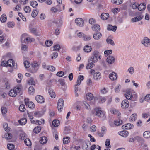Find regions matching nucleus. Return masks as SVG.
<instances>
[{"label": "nucleus", "mask_w": 150, "mask_h": 150, "mask_svg": "<svg viewBox=\"0 0 150 150\" xmlns=\"http://www.w3.org/2000/svg\"><path fill=\"white\" fill-rule=\"evenodd\" d=\"M22 88V86L18 84L13 89L10 90L9 95L11 97H15L17 94H18Z\"/></svg>", "instance_id": "f257e3e1"}, {"label": "nucleus", "mask_w": 150, "mask_h": 150, "mask_svg": "<svg viewBox=\"0 0 150 150\" xmlns=\"http://www.w3.org/2000/svg\"><path fill=\"white\" fill-rule=\"evenodd\" d=\"M39 65V63L36 62H34L32 64V68L30 69V71L32 73L36 72L38 70Z\"/></svg>", "instance_id": "f03ea898"}, {"label": "nucleus", "mask_w": 150, "mask_h": 150, "mask_svg": "<svg viewBox=\"0 0 150 150\" xmlns=\"http://www.w3.org/2000/svg\"><path fill=\"white\" fill-rule=\"evenodd\" d=\"M95 72V71L93 69H91L90 71L91 74L94 73L93 76L94 79L95 80H98L100 79L101 78V74L99 72Z\"/></svg>", "instance_id": "7ed1b4c3"}, {"label": "nucleus", "mask_w": 150, "mask_h": 150, "mask_svg": "<svg viewBox=\"0 0 150 150\" xmlns=\"http://www.w3.org/2000/svg\"><path fill=\"white\" fill-rule=\"evenodd\" d=\"M141 42L144 46L150 47V39L148 38L145 37Z\"/></svg>", "instance_id": "20e7f679"}, {"label": "nucleus", "mask_w": 150, "mask_h": 150, "mask_svg": "<svg viewBox=\"0 0 150 150\" xmlns=\"http://www.w3.org/2000/svg\"><path fill=\"white\" fill-rule=\"evenodd\" d=\"M64 105V100L62 99H59L58 102L57 107L58 110L61 112L63 108Z\"/></svg>", "instance_id": "39448f33"}, {"label": "nucleus", "mask_w": 150, "mask_h": 150, "mask_svg": "<svg viewBox=\"0 0 150 150\" xmlns=\"http://www.w3.org/2000/svg\"><path fill=\"white\" fill-rule=\"evenodd\" d=\"M25 103L26 105L28 106L30 109H33L35 107L34 103L31 101H29V99L28 98L25 99Z\"/></svg>", "instance_id": "423d86ee"}, {"label": "nucleus", "mask_w": 150, "mask_h": 150, "mask_svg": "<svg viewBox=\"0 0 150 150\" xmlns=\"http://www.w3.org/2000/svg\"><path fill=\"white\" fill-rule=\"evenodd\" d=\"M95 114L96 115L99 117H100L104 115V113L101 110V108H96L95 109Z\"/></svg>", "instance_id": "0eeeda50"}, {"label": "nucleus", "mask_w": 150, "mask_h": 150, "mask_svg": "<svg viewBox=\"0 0 150 150\" xmlns=\"http://www.w3.org/2000/svg\"><path fill=\"white\" fill-rule=\"evenodd\" d=\"M129 106V102L126 99L124 100L121 103V106L122 108L126 109L128 108Z\"/></svg>", "instance_id": "6e6552de"}, {"label": "nucleus", "mask_w": 150, "mask_h": 150, "mask_svg": "<svg viewBox=\"0 0 150 150\" xmlns=\"http://www.w3.org/2000/svg\"><path fill=\"white\" fill-rule=\"evenodd\" d=\"M75 22L79 26L82 27L84 25L83 20L80 18L76 19L75 20Z\"/></svg>", "instance_id": "1a4fd4ad"}, {"label": "nucleus", "mask_w": 150, "mask_h": 150, "mask_svg": "<svg viewBox=\"0 0 150 150\" xmlns=\"http://www.w3.org/2000/svg\"><path fill=\"white\" fill-rule=\"evenodd\" d=\"M125 96L128 100H131L133 96L130 90H127L125 93Z\"/></svg>", "instance_id": "9d476101"}, {"label": "nucleus", "mask_w": 150, "mask_h": 150, "mask_svg": "<svg viewBox=\"0 0 150 150\" xmlns=\"http://www.w3.org/2000/svg\"><path fill=\"white\" fill-rule=\"evenodd\" d=\"M36 100L39 103H42L44 102V99L43 97L40 95H37L35 97Z\"/></svg>", "instance_id": "9b49d317"}, {"label": "nucleus", "mask_w": 150, "mask_h": 150, "mask_svg": "<svg viewBox=\"0 0 150 150\" xmlns=\"http://www.w3.org/2000/svg\"><path fill=\"white\" fill-rule=\"evenodd\" d=\"M133 127V125L132 124L127 123L125 125H123L122 128L123 129H130Z\"/></svg>", "instance_id": "f8f14e48"}, {"label": "nucleus", "mask_w": 150, "mask_h": 150, "mask_svg": "<svg viewBox=\"0 0 150 150\" xmlns=\"http://www.w3.org/2000/svg\"><path fill=\"white\" fill-rule=\"evenodd\" d=\"M93 36L94 39L98 40L101 38L102 34L100 32H96L94 33Z\"/></svg>", "instance_id": "ddd939ff"}, {"label": "nucleus", "mask_w": 150, "mask_h": 150, "mask_svg": "<svg viewBox=\"0 0 150 150\" xmlns=\"http://www.w3.org/2000/svg\"><path fill=\"white\" fill-rule=\"evenodd\" d=\"M115 61V59L114 57L112 56H108L107 59V62L109 64H113Z\"/></svg>", "instance_id": "4468645a"}, {"label": "nucleus", "mask_w": 150, "mask_h": 150, "mask_svg": "<svg viewBox=\"0 0 150 150\" xmlns=\"http://www.w3.org/2000/svg\"><path fill=\"white\" fill-rule=\"evenodd\" d=\"M109 77L111 80H115L117 79V75L116 73L112 72L109 74Z\"/></svg>", "instance_id": "2eb2a0df"}, {"label": "nucleus", "mask_w": 150, "mask_h": 150, "mask_svg": "<svg viewBox=\"0 0 150 150\" xmlns=\"http://www.w3.org/2000/svg\"><path fill=\"white\" fill-rule=\"evenodd\" d=\"M84 79V76L83 75H80L79 76L78 78L76 83L75 84V86H78L80 85L82 81Z\"/></svg>", "instance_id": "dca6fc26"}, {"label": "nucleus", "mask_w": 150, "mask_h": 150, "mask_svg": "<svg viewBox=\"0 0 150 150\" xmlns=\"http://www.w3.org/2000/svg\"><path fill=\"white\" fill-rule=\"evenodd\" d=\"M6 62L7 66L9 67H14L15 65L14 61L12 59H9Z\"/></svg>", "instance_id": "f3484780"}, {"label": "nucleus", "mask_w": 150, "mask_h": 150, "mask_svg": "<svg viewBox=\"0 0 150 150\" xmlns=\"http://www.w3.org/2000/svg\"><path fill=\"white\" fill-rule=\"evenodd\" d=\"M143 17V16L142 15H139L137 16V17L132 18V22H133L138 21L141 20Z\"/></svg>", "instance_id": "a211bd4d"}, {"label": "nucleus", "mask_w": 150, "mask_h": 150, "mask_svg": "<svg viewBox=\"0 0 150 150\" xmlns=\"http://www.w3.org/2000/svg\"><path fill=\"white\" fill-rule=\"evenodd\" d=\"M52 23L55 24L58 26H61L62 24V22L60 19H55L52 21Z\"/></svg>", "instance_id": "6ab92c4d"}, {"label": "nucleus", "mask_w": 150, "mask_h": 150, "mask_svg": "<svg viewBox=\"0 0 150 150\" xmlns=\"http://www.w3.org/2000/svg\"><path fill=\"white\" fill-rule=\"evenodd\" d=\"M92 30L97 32L99 31L100 29V25L98 24H95L92 27Z\"/></svg>", "instance_id": "aec40b11"}, {"label": "nucleus", "mask_w": 150, "mask_h": 150, "mask_svg": "<svg viewBox=\"0 0 150 150\" xmlns=\"http://www.w3.org/2000/svg\"><path fill=\"white\" fill-rule=\"evenodd\" d=\"M117 28L116 26H113L111 25H108L107 27V30H112L114 32L116 31Z\"/></svg>", "instance_id": "412c9836"}, {"label": "nucleus", "mask_w": 150, "mask_h": 150, "mask_svg": "<svg viewBox=\"0 0 150 150\" xmlns=\"http://www.w3.org/2000/svg\"><path fill=\"white\" fill-rule=\"evenodd\" d=\"M109 15L108 13H103L101 15V17L103 20H107L109 17Z\"/></svg>", "instance_id": "4be33fe9"}, {"label": "nucleus", "mask_w": 150, "mask_h": 150, "mask_svg": "<svg viewBox=\"0 0 150 150\" xmlns=\"http://www.w3.org/2000/svg\"><path fill=\"white\" fill-rule=\"evenodd\" d=\"M119 134L124 137H127L128 134V132L126 130H123L119 132Z\"/></svg>", "instance_id": "5701e85b"}, {"label": "nucleus", "mask_w": 150, "mask_h": 150, "mask_svg": "<svg viewBox=\"0 0 150 150\" xmlns=\"http://www.w3.org/2000/svg\"><path fill=\"white\" fill-rule=\"evenodd\" d=\"M47 141V138L45 137H40V143L42 144H45Z\"/></svg>", "instance_id": "b1692460"}, {"label": "nucleus", "mask_w": 150, "mask_h": 150, "mask_svg": "<svg viewBox=\"0 0 150 150\" xmlns=\"http://www.w3.org/2000/svg\"><path fill=\"white\" fill-rule=\"evenodd\" d=\"M94 64L92 61H90L89 59L88 62V64L86 66V68L87 69H89L92 68L94 66Z\"/></svg>", "instance_id": "393cba45"}, {"label": "nucleus", "mask_w": 150, "mask_h": 150, "mask_svg": "<svg viewBox=\"0 0 150 150\" xmlns=\"http://www.w3.org/2000/svg\"><path fill=\"white\" fill-rule=\"evenodd\" d=\"M48 92L51 97L53 98H55V93L54 91L52 89H49L48 90Z\"/></svg>", "instance_id": "a878e982"}, {"label": "nucleus", "mask_w": 150, "mask_h": 150, "mask_svg": "<svg viewBox=\"0 0 150 150\" xmlns=\"http://www.w3.org/2000/svg\"><path fill=\"white\" fill-rule=\"evenodd\" d=\"M146 7V5L144 3L140 4L138 6V9L140 11H141L145 9Z\"/></svg>", "instance_id": "bb28decb"}, {"label": "nucleus", "mask_w": 150, "mask_h": 150, "mask_svg": "<svg viewBox=\"0 0 150 150\" xmlns=\"http://www.w3.org/2000/svg\"><path fill=\"white\" fill-rule=\"evenodd\" d=\"M0 20L2 23H5L7 20L6 16L5 14H2L0 17Z\"/></svg>", "instance_id": "cd10ccee"}, {"label": "nucleus", "mask_w": 150, "mask_h": 150, "mask_svg": "<svg viewBox=\"0 0 150 150\" xmlns=\"http://www.w3.org/2000/svg\"><path fill=\"white\" fill-rule=\"evenodd\" d=\"M4 81L5 83V87L7 89H9L10 88V85L9 80L5 78L4 79Z\"/></svg>", "instance_id": "c85d7f7f"}, {"label": "nucleus", "mask_w": 150, "mask_h": 150, "mask_svg": "<svg viewBox=\"0 0 150 150\" xmlns=\"http://www.w3.org/2000/svg\"><path fill=\"white\" fill-rule=\"evenodd\" d=\"M137 115L136 113L132 114L130 116V119L131 122L135 121L137 118Z\"/></svg>", "instance_id": "c756f323"}, {"label": "nucleus", "mask_w": 150, "mask_h": 150, "mask_svg": "<svg viewBox=\"0 0 150 150\" xmlns=\"http://www.w3.org/2000/svg\"><path fill=\"white\" fill-rule=\"evenodd\" d=\"M76 105L75 108L76 110H80L81 106L82 105L83 103L81 102H78L76 103Z\"/></svg>", "instance_id": "7c9ffc66"}, {"label": "nucleus", "mask_w": 150, "mask_h": 150, "mask_svg": "<svg viewBox=\"0 0 150 150\" xmlns=\"http://www.w3.org/2000/svg\"><path fill=\"white\" fill-rule=\"evenodd\" d=\"M19 123L21 125H24L27 122V120L25 118H23L19 120Z\"/></svg>", "instance_id": "2f4dec72"}, {"label": "nucleus", "mask_w": 150, "mask_h": 150, "mask_svg": "<svg viewBox=\"0 0 150 150\" xmlns=\"http://www.w3.org/2000/svg\"><path fill=\"white\" fill-rule=\"evenodd\" d=\"M92 48L90 46L86 45L84 47V50L85 52H89L91 50Z\"/></svg>", "instance_id": "473e14b6"}, {"label": "nucleus", "mask_w": 150, "mask_h": 150, "mask_svg": "<svg viewBox=\"0 0 150 150\" xmlns=\"http://www.w3.org/2000/svg\"><path fill=\"white\" fill-rule=\"evenodd\" d=\"M36 30L37 29L36 28H31L30 29V30L32 33L35 34L36 36H38L39 35L37 33Z\"/></svg>", "instance_id": "72a5a7b5"}, {"label": "nucleus", "mask_w": 150, "mask_h": 150, "mask_svg": "<svg viewBox=\"0 0 150 150\" xmlns=\"http://www.w3.org/2000/svg\"><path fill=\"white\" fill-rule=\"evenodd\" d=\"M88 144V143H87L86 142L83 143L82 146L83 150H88L89 149Z\"/></svg>", "instance_id": "f704fd0d"}, {"label": "nucleus", "mask_w": 150, "mask_h": 150, "mask_svg": "<svg viewBox=\"0 0 150 150\" xmlns=\"http://www.w3.org/2000/svg\"><path fill=\"white\" fill-rule=\"evenodd\" d=\"M59 124V121L58 120H55L52 122V125L55 127H57Z\"/></svg>", "instance_id": "c9c22d12"}, {"label": "nucleus", "mask_w": 150, "mask_h": 150, "mask_svg": "<svg viewBox=\"0 0 150 150\" xmlns=\"http://www.w3.org/2000/svg\"><path fill=\"white\" fill-rule=\"evenodd\" d=\"M143 136L146 138H148L150 137V132L149 131H146L143 133Z\"/></svg>", "instance_id": "e433bc0d"}, {"label": "nucleus", "mask_w": 150, "mask_h": 150, "mask_svg": "<svg viewBox=\"0 0 150 150\" xmlns=\"http://www.w3.org/2000/svg\"><path fill=\"white\" fill-rule=\"evenodd\" d=\"M86 98L88 100H91L93 99V95L91 93H88L86 96Z\"/></svg>", "instance_id": "4c0bfd02"}, {"label": "nucleus", "mask_w": 150, "mask_h": 150, "mask_svg": "<svg viewBox=\"0 0 150 150\" xmlns=\"http://www.w3.org/2000/svg\"><path fill=\"white\" fill-rule=\"evenodd\" d=\"M4 137L8 140L12 138V135L10 133H7L4 135Z\"/></svg>", "instance_id": "58836bf2"}, {"label": "nucleus", "mask_w": 150, "mask_h": 150, "mask_svg": "<svg viewBox=\"0 0 150 150\" xmlns=\"http://www.w3.org/2000/svg\"><path fill=\"white\" fill-rule=\"evenodd\" d=\"M41 129V128L40 127L38 126L35 128L33 130V131L35 133L38 134L40 131Z\"/></svg>", "instance_id": "ea45409f"}, {"label": "nucleus", "mask_w": 150, "mask_h": 150, "mask_svg": "<svg viewBox=\"0 0 150 150\" xmlns=\"http://www.w3.org/2000/svg\"><path fill=\"white\" fill-rule=\"evenodd\" d=\"M51 58L53 59H56L58 56V53L56 52H53L51 54Z\"/></svg>", "instance_id": "a19ab883"}, {"label": "nucleus", "mask_w": 150, "mask_h": 150, "mask_svg": "<svg viewBox=\"0 0 150 150\" xmlns=\"http://www.w3.org/2000/svg\"><path fill=\"white\" fill-rule=\"evenodd\" d=\"M31 6L33 8H36L37 7L38 4L37 2L35 1H33L30 3Z\"/></svg>", "instance_id": "79ce46f5"}, {"label": "nucleus", "mask_w": 150, "mask_h": 150, "mask_svg": "<svg viewBox=\"0 0 150 150\" xmlns=\"http://www.w3.org/2000/svg\"><path fill=\"white\" fill-rule=\"evenodd\" d=\"M24 143L28 146H30L31 145V142L29 139H25L24 140Z\"/></svg>", "instance_id": "37998d69"}, {"label": "nucleus", "mask_w": 150, "mask_h": 150, "mask_svg": "<svg viewBox=\"0 0 150 150\" xmlns=\"http://www.w3.org/2000/svg\"><path fill=\"white\" fill-rule=\"evenodd\" d=\"M122 123V120L119 119L118 120L115 121L114 124L117 126H119Z\"/></svg>", "instance_id": "c03bdc74"}, {"label": "nucleus", "mask_w": 150, "mask_h": 150, "mask_svg": "<svg viewBox=\"0 0 150 150\" xmlns=\"http://www.w3.org/2000/svg\"><path fill=\"white\" fill-rule=\"evenodd\" d=\"M106 41L108 44H110L112 46L115 45V43L112 40L108 38L106 39Z\"/></svg>", "instance_id": "a18cd8bd"}, {"label": "nucleus", "mask_w": 150, "mask_h": 150, "mask_svg": "<svg viewBox=\"0 0 150 150\" xmlns=\"http://www.w3.org/2000/svg\"><path fill=\"white\" fill-rule=\"evenodd\" d=\"M19 110L22 112H23L25 110V105L23 104H22L20 105L19 108Z\"/></svg>", "instance_id": "49530a36"}, {"label": "nucleus", "mask_w": 150, "mask_h": 150, "mask_svg": "<svg viewBox=\"0 0 150 150\" xmlns=\"http://www.w3.org/2000/svg\"><path fill=\"white\" fill-rule=\"evenodd\" d=\"M33 39L27 37L25 38H24V39L23 40V43H26L29 41L32 42L33 41Z\"/></svg>", "instance_id": "de8ad7c7"}, {"label": "nucleus", "mask_w": 150, "mask_h": 150, "mask_svg": "<svg viewBox=\"0 0 150 150\" xmlns=\"http://www.w3.org/2000/svg\"><path fill=\"white\" fill-rule=\"evenodd\" d=\"M7 148L10 150H13L14 148V145L12 144H8L7 145Z\"/></svg>", "instance_id": "09e8293b"}, {"label": "nucleus", "mask_w": 150, "mask_h": 150, "mask_svg": "<svg viewBox=\"0 0 150 150\" xmlns=\"http://www.w3.org/2000/svg\"><path fill=\"white\" fill-rule=\"evenodd\" d=\"M53 42L52 41L48 40L46 41L45 42V44L47 47H49L51 46L53 44Z\"/></svg>", "instance_id": "8fccbe9b"}, {"label": "nucleus", "mask_w": 150, "mask_h": 150, "mask_svg": "<svg viewBox=\"0 0 150 150\" xmlns=\"http://www.w3.org/2000/svg\"><path fill=\"white\" fill-rule=\"evenodd\" d=\"M38 13V12L36 10H33L32 13V16L34 18L35 17Z\"/></svg>", "instance_id": "3c124183"}, {"label": "nucleus", "mask_w": 150, "mask_h": 150, "mask_svg": "<svg viewBox=\"0 0 150 150\" xmlns=\"http://www.w3.org/2000/svg\"><path fill=\"white\" fill-rule=\"evenodd\" d=\"M26 134L23 132H21L20 134V137L22 140H23L25 138Z\"/></svg>", "instance_id": "603ef678"}, {"label": "nucleus", "mask_w": 150, "mask_h": 150, "mask_svg": "<svg viewBox=\"0 0 150 150\" xmlns=\"http://www.w3.org/2000/svg\"><path fill=\"white\" fill-rule=\"evenodd\" d=\"M24 66L26 68H28L30 66V63L28 61L26 60L24 62Z\"/></svg>", "instance_id": "864d4df0"}, {"label": "nucleus", "mask_w": 150, "mask_h": 150, "mask_svg": "<svg viewBox=\"0 0 150 150\" xmlns=\"http://www.w3.org/2000/svg\"><path fill=\"white\" fill-rule=\"evenodd\" d=\"M47 70L51 71H54L55 70V68L52 66H48Z\"/></svg>", "instance_id": "5fc2aeb1"}, {"label": "nucleus", "mask_w": 150, "mask_h": 150, "mask_svg": "<svg viewBox=\"0 0 150 150\" xmlns=\"http://www.w3.org/2000/svg\"><path fill=\"white\" fill-rule=\"evenodd\" d=\"M89 59L90 61H92L94 63L98 61V59L95 57H93V55Z\"/></svg>", "instance_id": "6e6d98bb"}, {"label": "nucleus", "mask_w": 150, "mask_h": 150, "mask_svg": "<svg viewBox=\"0 0 150 150\" xmlns=\"http://www.w3.org/2000/svg\"><path fill=\"white\" fill-rule=\"evenodd\" d=\"M150 116V114L149 112L144 113L142 114V117L143 118H147L149 116Z\"/></svg>", "instance_id": "4d7b16f0"}, {"label": "nucleus", "mask_w": 150, "mask_h": 150, "mask_svg": "<svg viewBox=\"0 0 150 150\" xmlns=\"http://www.w3.org/2000/svg\"><path fill=\"white\" fill-rule=\"evenodd\" d=\"M34 88L32 86H30L28 89V92L30 94H33L34 91Z\"/></svg>", "instance_id": "13d9d810"}, {"label": "nucleus", "mask_w": 150, "mask_h": 150, "mask_svg": "<svg viewBox=\"0 0 150 150\" xmlns=\"http://www.w3.org/2000/svg\"><path fill=\"white\" fill-rule=\"evenodd\" d=\"M8 127V125L7 123H4L3 124V127L4 128L5 130L7 132L9 131V130L7 128Z\"/></svg>", "instance_id": "bf43d9fd"}, {"label": "nucleus", "mask_w": 150, "mask_h": 150, "mask_svg": "<svg viewBox=\"0 0 150 150\" xmlns=\"http://www.w3.org/2000/svg\"><path fill=\"white\" fill-rule=\"evenodd\" d=\"M34 115L36 117H40L42 116V114L40 112H37L34 113Z\"/></svg>", "instance_id": "052dcab7"}, {"label": "nucleus", "mask_w": 150, "mask_h": 150, "mask_svg": "<svg viewBox=\"0 0 150 150\" xmlns=\"http://www.w3.org/2000/svg\"><path fill=\"white\" fill-rule=\"evenodd\" d=\"M112 52V50H106L104 51V54L106 56H108L109 54H111Z\"/></svg>", "instance_id": "680f3d73"}, {"label": "nucleus", "mask_w": 150, "mask_h": 150, "mask_svg": "<svg viewBox=\"0 0 150 150\" xmlns=\"http://www.w3.org/2000/svg\"><path fill=\"white\" fill-rule=\"evenodd\" d=\"M69 137H67L65 138H64L63 139V142L64 144H67L69 142Z\"/></svg>", "instance_id": "e2e57ef3"}, {"label": "nucleus", "mask_w": 150, "mask_h": 150, "mask_svg": "<svg viewBox=\"0 0 150 150\" xmlns=\"http://www.w3.org/2000/svg\"><path fill=\"white\" fill-rule=\"evenodd\" d=\"M99 54V52L97 51H94L92 53V55L93 56V57H95L97 59H98Z\"/></svg>", "instance_id": "0e129e2a"}, {"label": "nucleus", "mask_w": 150, "mask_h": 150, "mask_svg": "<svg viewBox=\"0 0 150 150\" xmlns=\"http://www.w3.org/2000/svg\"><path fill=\"white\" fill-rule=\"evenodd\" d=\"M7 25L9 28H13L15 24L13 22H8L7 23Z\"/></svg>", "instance_id": "69168bd1"}, {"label": "nucleus", "mask_w": 150, "mask_h": 150, "mask_svg": "<svg viewBox=\"0 0 150 150\" xmlns=\"http://www.w3.org/2000/svg\"><path fill=\"white\" fill-rule=\"evenodd\" d=\"M1 111L2 114H5L7 112V110L6 107H2L1 109Z\"/></svg>", "instance_id": "338daca9"}, {"label": "nucleus", "mask_w": 150, "mask_h": 150, "mask_svg": "<svg viewBox=\"0 0 150 150\" xmlns=\"http://www.w3.org/2000/svg\"><path fill=\"white\" fill-rule=\"evenodd\" d=\"M128 71L131 74H132L134 72V69L132 67H131L128 69Z\"/></svg>", "instance_id": "774afa93"}]
</instances>
